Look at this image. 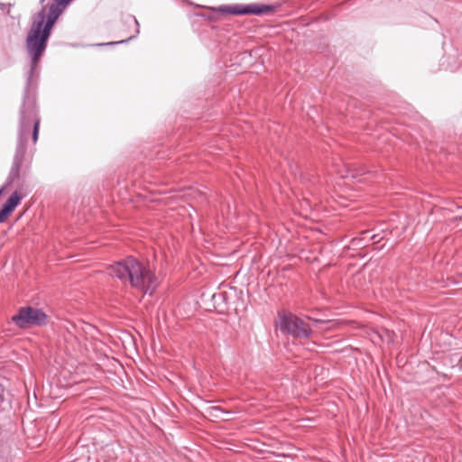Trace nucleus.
<instances>
[{
  "label": "nucleus",
  "mask_w": 462,
  "mask_h": 462,
  "mask_svg": "<svg viewBox=\"0 0 462 462\" xmlns=\"http://www.w3.org/2000/svg\"><path fill=\"white\" fill-rule=\"evenodd\" d=\"M27 54L31 59L30 69L28 71L20 109L17 143L8 177L5 184L1 187L4 188V190L14 182L20 180V171L27 154V142L32 125V138L33 143H36L39 136L40 118L36 106V87L38 79L37 67L41 59L33 60V55L32 53Z\"/></svg>",
  "instance_id": "1"
},
{
  "label": "nucleus",
  "mask_w": 462,
  "mask_h": 462,
  "mask_svg": "<svg viewBox=\"0 0 462 462\" xmlns=\"http://www.w3.org/2000/svg\"><path fill=\"white\" fill-rule=\"evenodd\" d=\"M109 274L122 282H128L144 294L152 295L159 285V280L148 263L134 256H127L109 267Z\"/></svg>",
  "instance_id": "2"
},
{
  "label": "nucleus",
  "mask_w": 462,
  "mask_h": 462,
  "mask_svg": "<svg viewBox=\"0 0 462 462\" xmlns=\"http://www.w3.org/2000/svg\"><path fill=\"white\" fill-rule=\"evenodd\" d=\"M279 328L283 334L295 338H309L312 335V327L302 318L291 312L279 315Z\"/></svg>",
  "instance_id": "3"
},
{
  "label": "nucleus",
  "mask_w": 462,
  "mask_h": 462,
  "mask_svg": "<svg viewBox=\"0 0 462 462\" xmlns=\"http://www.w3.org/2000/svg\"><path fill=\"white\" fill-rule=\"evenodd\" d=\"M12 321L20 328L31 326H43L47 322V315L40 309L22 307L17 314L12 317Z\"/></svg>",
  "instance_id": "4"
},
{
  "label": "nucleus",
  "mask_w": 462,
  "mask_h": 462,
  "mask_svg": "<svg viewBox=\"0 0 462 462\" xmlns=\"http://www.w3.org/2000/svg\"><path fill=\"white\" fill-rule=\"evenodd\" d=\"M274 10V6L271 5H260V4H250V5H235L226 6L222 9L223 12L235 14V15H245V14H255L260 15Z\"/></svg>",
  "instance_id": "5"
},
{
  "label": "nucleus",
  "mask_w": 462,
  "mask_h": 462,
  "mask_svg": "<svg viewBox=\"0 0 462 462\" xmlns=\"http://www.w3.org/2000/svg\"><path fill=\"white\" fill-rule=\"evenodd\" d=\"M23 196L14 191L0 209V223H4L22 200Z\"/></svg>",
  "instance_id": "6"
},
{
  "label": "nucleus",
  "mask_w": 462,
  "mask_h": 462,
  "mask_svg": "<svg viewBox=\"0 0 462 462\" xmlns=\"http://www.w3.org/2000/svg\"><path fill=\"white\" fill-rule=\"evenodd\" d=\"M124 23L126 24H134L135 27L134 33L132 34L131 36L127 37L125 40L113 42H107V43H104L103 45H115V44H121V43L128 42L129 41H131L138 36V34L140 33V24H139L137 19L135 18V16H134L132 14L125 15L124 18Z\"/></svg>",
  "instance_id": "7"
},
{
  "label": "nucleus",
  "mask_w": 462,
  "mask_h": 462,
  "mask_svg": "<svg viewBox=\"0 0 462 462\" xmlns=\"http://www.w3.org/2000/svg\"><path fill=\"white\" fill-rule=\"evenodd\" d=\"M378 236L379 235H371L369 230H365L362 232L361 236L353 238L351 245L356 247H365L369 240H374V243L378 242L380 240Z\"/></svg>",
  "instance_id": "8"
},
{
  "label": "nucleus",
  "mask_w": 462,
  "mask_h": 462,
  "mask_svg": "<svg viewBox=\"0 0 462 462\" xmlns=\"http://www.w3.org/2000/svg\"><path fill=\"white\" fill-rule=\"evenodd\" d=\"M206 412L208 417L216 420H225L223 415L231 413V411H226L220 406H210L206 409Z\"/></svg>",
  "instance_id": "9"
},
{
  "label": "nucleus",
  "mask_w": 462,
  "mask_h": 462,
  "mask_svg": "<svg viewBox=\"0 0 462 462\" xmlns=\"http://www.w3.org/2000/svg\"><path fill=\"white\" fill-rule=\"evenodd\" d=\"M380 343L391 344L394 341L395 333L387 328H380Z\"/></svg>",
  "instance_id": "10"
},
{
  "label": "nucleus",
  "mask_w": 462,
  "mask_h": 462,
  "mask_svg": "<svg viewBox=\"0 0 462 462\" xmlns=\"http://www.w3.org/2000/svg\"><path fill=\"white\" fill-rule=\"evenodd\" d=\"M367 336L369 337V339L374 343V344H379L380 343V329H370L368 332H367Z\"/></svg>",
  "instance_id": "11"
},
{
  "label": "nucleus",
  "mask_w": 462,
  "mask_h": 462,
  "mask_svg": "<svg viewBox=\"0 0 462 462\" xmlns=\"http://www.w3.org/2000/svg\"><path fill=\"white\" fill-rule=\"evenodd\" d=\"M307 319L309 320L312 321L314 324H327V323H328V321L322 320V319H311L310 317H307Z\"/></svg>",
  "instance_id": "12"
},
{
  "label": "nucleus",
  "mask_w": 462,
  "mask_h": 462,
  "mask_svg": "<svg viewBox=\"0 0 462 462\" xmlns=\"http://www.w3.org/2000/svg\"><path fill=\"white\" fill-rule=\"evenodd\" d=\"M3 192H4V188H0V196L2 195Z\"/></svg>",
  "instance_id": "13"
},
{
  "label": "nucleus",
  "mask_w": 462,
  "mask_h": 462,
  "mask_svg": "<svg viewBox=\"0 0 462 462\" xmlns=\"http://www.w3.org/2000/svg\"><path fill=\"white\" fill-rule=\"evenodd\" d=\"M356 176H357V174L351 173V177L356 178Z\"/></svg>",
  "instance_id": "14"
},
{
  "label": "nucleus",
  "mask_w": 462,
  "mask_h": 462,
  "mask_svg": "<svg viewBox=\"0 0 462 462\" xmlns=\"http://www.w3.org/2000/svg\"><path fill=\"white\" fill-rule=\"evenodd\" d=\"M460 276L462 277V273H460Z\"/></svg>",
  "instance_id": "15"
}]
</instances>
